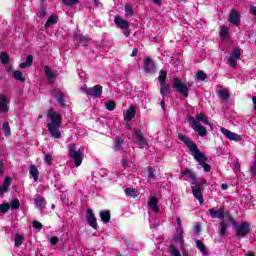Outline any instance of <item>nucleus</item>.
Returning a JSON list of instances; mask_svg holds the SVG:
<instances>
[{
  "label": "nucleus",
  "instance_id": "obj_11",
  "mask_svg": "<svg viewBox=\"0 0 256 256\" xmlns=\"http://www.w3.org/2000/svg\"><path fill=\"white\" fill-rule=\"evenodd\" d=\"M220 131L227 139H230V141H243V137L241 135L234 133L226 128H220Z\"/></svg>",
  "mask_w": 256,
  "mask_h": 256
},
{
  "label": "nucleus",
  "instance_id": "obj_14",
  "mask_svg": "<svg viewBox=\"0 0 256 256\" xmlns=\"http://www.w3.org/2000/svg\"><path fill=\"white\" fill-rule=\"evenodd\" d=\"M183 177H188L192 185H195L197 183V174H195V172H193V170L189 168H186L181 172V179H183Z\"/></svg>",
  "mask_w": 256,
  "mask_h": 256
},
{
  "label": "nucleus",
  "instance_id": "obj_46",
  "mask_svg": "<svg viewBox=\"0 0 256 256\" xmlns=\"http://www.w3.org/2000/svg\"><path fill=\"white\" fill-rule=\"evenodd\" d=\"M10 207L11 209H19V207H21V202L19 201V199H14L12 200Z\"/></svg>",
  "mask_w": 256,
  "mask_h": 256
},
{
  "label": "nucleus",
  "instance_id": "obj_5",
  "mask_svg": "<svg viewBox=\"0 0 256 256\" xmlns=\"http://www.w3.org/2000/svg\"><path fill=\"white\" fill-rule=\"evenodd\" d=\"M81 91H84L86 95L89 97H93L94 99H101L103 95V86L97 84L93 86L92 88H80Z\"/></svg>",
  "mask_w": 256,
  "mask_h": 256
},
{
  "label": "nucleus",
  "instance_id": "obj_54",
  "mask_svg": "<svg viewBox=\"0 0 256 256\" xmlns=\"http://www.w3.org/2000/svg\"><path fill=\"white\" fill-rule=\"evenodd\" d=\"M50 243H51L52 245H57V244L59 243V237H57V236H52V237L50 238Z\"/></svg>",
  "mask_w": 256,
  "mask_h": 256
},
{
  "label": "nucleus",
  "instance_id": "obj_64",
  "mask_svg": "<svg viewBox=\"0 0 256 256\" xmlns=\"http://www.w3.org/2000/svg\"><path fill=\"white\" fill-rule=\"evenodd\" d=\"M252 102L254 105V110L256 111V96L252 97Z\"/></svg>",
  "mask_w": 256,
  "mask_h": 256
},
{
  "label": "nucleus",
  "instance_id": "obj_37",
  "mask_svg": "<svg viewBox=\"0 0 256 256\" xmlns=\"http://www.w3.org/2000/svg\"><path fill=\"white\" fill-rule=\"evenodd\" d=\"M196 247L203 253L204 255H207V247H205V244L201 240H196Z\"/></svg>",
  "mask_w": 256,
  "mask_h": 256
},
{
  "label": "nucleus",
  "instance_id": "obj_2",
  "mask_svg": "<svg viewBox=\"0 0 256 256\" xmlns=\"http://www.w3.org/2000/svg\"><path fill=\"white\" fill-rule=\"evenodd\" d=\"M47 117L51 120V122L47 124L50 135L54 137V139H61V131L59 130V127L63 124V116H61V113L49 109Z\"/></svg>",
  "mask_w": 256,
  "mask_h": 256
},
{
  "label": "nucleus",
  "instance_id": "obj_34",
  "mask_svg": "<svg viewBox=\"0 0 256 256\" xmlns=\"http://www.w3.org/2000/svg\"><path fill=\"white\" fill-rule=\"evenodd\" d=\"M2 131L5 137H11V126H9V122H4L2 125Z\"/></svg>",
  "mask_w": 256,
  "mask_h": 256
},
{
  "label": "nucleus",
  "instance_id": "obj_49",
  "mask_svg": "<svg viewBox=\"0 0 256 256\" xmlns=\"http://www.w3.org/2000/svg\"><path fill=\"white\" fill-rule=\"evenodd\" d=\"M32 227H34V229H37L38 231H41V229H43V224L39 221H33Z\"/></svg>",
  "mask_w": 256,
  "mask_h": 256
},
{
  "label": "nucleus",
  "instance_id": "obj_6",
  "mask_svg": "<svg viewBox=\"0 0 256 256\" xmlns=\"http://www.w3.org/2000/svg\"><path fill=\"white\" fill-rule=\"evenodd\" d=\"M188 123H189V126L194 131H196V133H198V135L200 137H205V135H207V129L205 128V126H203L199 122H197V120H195V118L189 117L188 118Z\"/></svg>",
  "mask_w": 256,
  "mask_h": 256
},
{
  "label": "nucleus",
  "instance_id": "obj_3",
  "mask_svg": "<svg viewBox=\"0 0 256 256\" xmlns=\"http://www.w3.org/2000/svg\"><path fill=\"white\" fill-rule=\"evenodd\" d=\"M68 155L70 159L74 161L75 167H81V163H83V151L81 149L77 150V146L75 144H71L68 148Z\"/></svg>",
  "mask_w": 256,
  "mask_h": 256
},
{
  "label": "nucleus",
  "instance_id": "obj_52",
  "mask_svg": "<svg viewBox=\"0 0 256 256\" xmlns=\"http://www.w3.org/2000/svg\"><path fill=\"white\" fill-rule=\"evenodd\" d=\"M44 161L45 163H47V165H51V163H53V157L51 156V154H46Z\"/></svg>",
  "mask_w": 256,
  "mask_h": 256
},
{
  "label": "nucleus",
  "instance_id": "obj_45",
  "mask_svg": "<svg viewBox=\"0 0 256 256\" xmlns=\"http://www.w3.org/2000/svg\"><path fill=\"white\" fill-rule=\"evenodd\" d=\"M219 95L223 101H229V92L225 90H219Z\"/></svg>",
  "mask_w": 256,
  "mask_h": 256
},
{
  "label": "nucleus",
  "instance_id": "obj_44",
  "mask_svg": "<svg viewBox=\"0 0 256 256\" xmlns=\"http://www.w3.org/2000/svg\"><path fill=\"white\" fill-rule=\"evenodd\" d=\"M75 41H80V43H82V45H84V46L89 45V42H90V40L85 36L76 37Z\"/></svg>",
  "mask_w": 256,
  "mask_h": 256
},
{
  "label": "nucleus",
  "instance_id": "obj_43",
  "mask_svg": "<svg viewBox=\"0 0 256 256\" xmlns=\"http://www.w3.org/2000/svg\"><path fill=\"white\" fill-rule=\"evenodd\" d=\"M0 61L3 65H7L9 63V55L5 52L0 53Z\"/></svg>",
  "mask_w": 256,
  "mask_h": 256
},
{
  "label": "nucleus",
  "instance_id": "obj_59",
  "mask_svg": "<svg viewBox=\"0 0 256 256\" xmlns=\"http://www.w3.org/2000/svg\"><path fill=\"white\" fill-rule=\"evenodd\" d=\"M251 175H256V160L253 162V166L250 170Z\"/></svg>",
  "mask_w": 256,
  "mask_h": 256
},
{
  "label": "nucleus",
  "instance_id": "obj_58",
  "mask_svg": "<svg viewBox=\"0 0 256 256\" xmlns=\"http://www.w3.org/2000/svg\"><path fill=\"white\" fill-rule=\"evenodd\" d=\"M121 165L126 169V167H129V162L127 161V158H122Z\"/></svg>",
  "mask_w": 256,
  "mask_h": 256
},
{
  "label": "nucleus",
  "instance_id": "obj_8",
  "mask_svg": "<svg viewBox=\"0 0 256 256\" xmlns=\"http://www.w3.org/2000/svg\"><path fill=\"white\" fill-rule=\"evenodd\" d=\"M234 229H236V237H247L251 233V228L247 222H242L241 225L237 224Z\"/></svg>",
  "mask_w": 256,
  "mask_h": 256
},
{
  "label": "nucleus",
  "instance_id": "obj_36",
  "mask_svg": "<svg viewBox=\"0 0 256 256\" xmlns=\"http://www.w3.org/2000/svg\"><path fill=\"white\" fill-rule=\"evenodd\" d=\"M104 106L106 107L107 111H115L117 108V103H115L114 100H110L108 102H105Z\"/></svg>",
  "mask_w": 256,
  "mask_h": 256
},
{
  "label": "nucleus",
  "instance_id": "obj_42",
  "mask_svg": "<svg viewBox=\"0 0 256 256\" xmlns=\"http://www.w3.org/2000/svg\"><path fill=\"white\" fill-rule=\"evenodd\" d=\"M169 251L172 256H181V252H179V249L174 245L169 246Z\"/></svg>",
  "mask_w": 256,
  "mask_h": 256
},
{
  "label": "nucleus",
  "instance_id": "obj_56",
  "mask_svg": "<svg viewBox=\"0 0 256 256\" xmlns=\"http://www.w3.org/2000/svg\"><path fill=\"white\" fill-rule=\"evenodd\" d=\"M171 63H172V65H180L181 64V60H179V58H177V57H173L171 59Z\"/></svg>",
  "mask_w": 256,
  "mask_h": 256
},
{
  "label": "nucleus",
  "instance_id": "obj_48",
  "mask_svg": "<svg viewBox=\"0 0 256 256\" xmlns=\"http://www.w3.org/2000/svg\"><path fill=\"white\" fill-rule=\"evenodd\" d=\"M12 182L13 180L9 176H6L2 185L9 189V187H11Z\"/></svg>",
  "mask_w": 256,
  "mask_h": 256
},
{
  "label": "nucleus",
  "instance_id": "obj_10",
  "mask_svg": "<svg viewBox=\"0 0 256 256\" xmlns=\"http://www.w3.org/2000/svg\"><path fill=\"white\" fill-rule=\"evenodd\" d=\"M86 221L89 225V227H92V229H99V224H97V218L95 217V213H93V210L91 208H88L86 211Z\"/></svg>",
  "mask_w": 256,
  "mask_h": 256
},
{
  "label": "nucleus",
  "instance_id": "obj_28",
  "mask_svg": "<svg viewBox=\"0 0 256 256\" xmlns=\"http://www.w3.org/2000/svg\"><path fill=\"white\" fill-rule=\"evenodd\" d=\"M125 195L132 197V199H137V197H139V192L137 189L130 187L125 189Z\"/></svg>",
  "mask_w": 256,
  "mask_h": 256
},
{
  "label": "nucleus",
  "instance_id": "obj_20",
  "mask_svg": "<svg viewBox=\"0 0 256 256\" xmlns=\"http://www.w3.org/2000/svg\"><path fill=\"white\" fill-rule=\"evenodd\" d=\"M159 198L157 196H151L149 201H148V207L154 211V213H159Z\"/></svg>",
  "mask_w": 256,
  "mask_h": 256
},
{
  "label": "nucleus",
  "instance_id": "obj_60",
  "mask_svg": "<svg viewBox=\"0 0 256 256\" xmlns=\"http://www.w3.org/2000/svg\"><path fill=\"white\" fill-rule=\"evenodd\" d=\"M144 65H153V61L151 60V58H145Z\"/></svg>",
  "mask_w": 256,
  "mask_h": 256
},
{
  "label": "nucleus",
  "instance_id": "obj_50",
  "mask_svg": "<svg viewBox=\"0 0 256 256\" xmlns=\"http://www.w3.org/2000/svg\"><path fill=\"white\" fill-rule=\"evenodd\" d=\"M38 15L39 17H45L47 15V10L45 9V7H40V9L38 10Z\"/></svg>",
  "mask_w": 256,
  "mask_h": 256
},
{
  "label": "nucleus",
  "instance_id": "obj_18",
  "mask_svg": "<svg viewBox=\"0 0 256 256\" xmlns=\"http://www.w3.org/2000/svg\"><path fill=\"white\" fill-rule=\"evenodd\" d=\"M114 23L116 27H118L119 29H122V30L129 29V23L127 22V20L123 19L120 16H115Z\"/></svg>",
  "mask_w": 256,
  "mask_h": 256
},
{
  "label": "nucleus",
  "instance_id": "obj_51",
  "mask_svg": "<svg viewBox=\"0 0 256 256\" xmlns=\"http://www.w3.org/2000/svg\"><path fill=\"white\" fill-rule=\"evenodd\" d=\"M20 65H33V56L32 55H28L26 57V63H21Z\"/></svg>",
  "mask_w": 256,
  "mask_h": 256
},
{
  "label": "nucleus",
  "instance_id": "obj_7",
  "mask_svg": "<svg viewBox=\"0 0 256 256\" xmlns=\"http://www.w3.org/2000/svg\"><path fill=\"white\" fill-rule=\"evenodd\" d=\"M172 85L176 89L177 93L183 95V97H189V88L181 81L179 78H174L172 80Z\"/></svg>",
  "mask_w": 256,
  "mask_h": 256
},
{
  "label": "nucleus",
  "instance_id": "obj_25",
  "mask_svg": "<svg viewBox=\"0 0 256 256\" xmlns=\"http://www.w3.org/2000/svg\"><path fill=\"white\" fill-rule=\"evenodd\" d=\"M227 229H229V224H227V220L221 221L219 223V231H218L220 237H223L225 233H227Z\"/></svg>",
  "mask_w": 256,
  "mask_h": 256
},
{
  "label": "nucleus",
  "instance_id": "obj_62",
  "mask_svg": "<svg viewBox=\"0 0 256 256\" xmlns=\"http://www.w3.org/2000/svg\"><path fill=\"white\" fill-rule=\"evenodd\" d=\"M152 2L154 3V5H157V7H161V0H152Z\"/></svg>",
  "mask_w": 256,
  "mask_h": 256
},
{
  "label": "nucleus",
  "instance_id": "obj_15",
  "mask_svg": "<svg viewBox=\"0 0 256 256\" xmlns=\"http://www.w3.org/2000/svg\"><path fill=\"white\" fill-rule=\"evenodd\" d=\"M239 59H241V50L239 48H235L228 58V62L230 65H237V61H239Z\"/></svg>",
  "mask_w": 256,
  "mask_h": 256
},
{
  "label": "nucleus",
  "instance_id": "obj_23",
  "mask_svg": "<svg viewBox=\"0 0 256 256\" xmlns=\"http://www.w3.org/2000/svg\"><path fill=\"white\" fill-rule=\"evenodd\" d=\"M57 21H59V16L52 14L46 21L44 28L49 29L52 25H57Z\"/></svg>",
  "mask_w": 256,
  "mask_h": 256
},
{
  "label": "nucleus",
  "instance_id": "obj_12",
  "mask_svg": "<svg viewBox=\"0 0 256 256\" xmlns=\"http://www.w3.org/2000/svg\"><path fill=\"white\" fill-rule=\"evenodd\" d=\"M44 73L47 77V81L49 85H53V83L57 81V73L53 72V70L51 69V67H49V65H46L44 67Z\"/></svg>",
  "mask_w": 256,
  "mask_h": 256
},
{
  "label": "nucleus",
  "instance_id": "obj_9",
  "mask_svg": "<svg viewBox=\"0 0 256 256\" xmlns=\"http://www.w3.org/2000/svg\"><path fill=\"white\" fill-rule=\"evenodd\" d=\"M133 136H134V143L136 145H139V147H141L142 149L147 147V145H149V143L147 142V139H145V136H143V131L141 130H136L133 132Z\"/></svg>",
  "mask_w": 256,
  "mask_h": 256
},
{
  "label": "nucleus",
  "instance_id": "obj_4",
  "mask_svg": "<svg viewBox=\"0 0 256 256\" xmlns=\"http://www.w3.org/2000/svg\"><path fill=\"white\" fill-rule=\"evenodd\" d=\"M205 185H207V179L201 178L200 181L192 187V194L200 203V205H203L205 200L203 199V193L202 191L205 189Z\"/></svg>",
  "mask_w": 256,
  "mask_h": 256
},
{
  "label": "nucleus",
  "instance_id": "obj_63",
  "mask_svg": "<svg viewBox=\"0 0 256 256\" xmlns=\"http://www.w3.org/2000/svg\"><path fill=\"white\" fill-rule=\"evenodd\" d=\"M195 233H201V225H196L195 226Z\"/></svg>",
  "mask_w": 256,
  "mask_h": 256
},
{
  "label": "nucleus",
  "instance_id": "obj_21",
  "mask_svg": "<svg viewBox=\"0 0 256 256\" xmlns=\"http://www.w3.org/2000/svg\"><path fill=\"white\" fill-rule=\"evenodd\" d=\"M161 97H169L171 95V84H160Z\"/></svg>",
  "mask_w": 256,
  "mask_h": 256
},
{
  "label": "nucleus",
  "instance_id": "obj_26",
  "mask_svg": "<svg viewBox=\"0 0 256 256\" xmlns=\"http://www.w3.org/2000/svg\"><path fill=\"white\" fill-rule=\"evenodd\" d=\"M123 145H125V140L123 138L117 136L114 150L118 151V152L123 151Z\"/></svg>",
  "mask_w": 256,
  "mask_h": 256
},
{
  "label": "nucleus",
  "instance_id": "obj_53",
  "mask_svg": "<svg viewBox=\"0 0 256 256\" xmlns=\"http://www.w3.org/2000/svg\"><path fill=\"white\" fill-rule=\"evenodd\" d=\"M148 179H155V170L153 168L148 169Z\"/></svg>",
  "mask_w": 256,
  "mask_h": 256
},
{
  "label": "nucleus",
  "instance_id": "obj_16",
  "mask_svg": "<svg viewBox=\"0 0 256 256\" xmlns=\"http://www.w3.org/2000/svg\"><path fill=\"white\" fill-rule=\"evenodd\" d=\"M229 23L232 25H235L236 27H239L241 25V17L239 15V12L237 10H232L229 15Z\"/></svg>",
  "mask_w": 256,
  "mask_h": 256
},
{
  "label": "nucleus",
  "instance_id": "obj_24",
  "mask_svg": "<svg viewBox=\"0 0 256 256\" xmlns=\"http://www.w3.org/2000/svg\"><path fill=\"white\" fill-rule=\"evenodd\" d=\"M55 99L62 107H65V93L61 90H56Z\"/></svg>",
  "mask_w": 256,
  "mask_h": 256
},
{
  "label": "nucleus",
  "instance_id": "obj_47",
  "mask_svg": "<svg viewBox=\"0 0 256 256\" xmlns=\"http://www.w3.org/2000/svg\"><path fill=\"white\" fill-rule=\"evenodd\" d=\"M196 75L200 81H205L207 79V74L202 70L198 71Z\"/></svg>",
  "mask_w": 256,
  "mask_h": 256
},
{
  "label": "nucleus",
  "instance_id": "obj_22",
  "mask_svg": "<svg viewBox=\"0 0 256 256\" xmlns=\"http://www.w3.org/2000/svg\"><path fill=\"white\" fill-rule=\"evenodd\" d=\"M137 113V110L135 109V106L131 105L129 109L126 111V115H124L125 121H133V117H135V114Z\"/></svg>",
  "mask_w": 256,
  "mask_h": 256
},
{
  "label": "nucleus",
  "instance_id": "obj_35",
  "mask_svg": "<svg viewBox=\"0 0 256 256\" xmlns=\"http://www.w3.org/2000/svg\"><path fill=\"white\" fill-rule=\"evenodd\" d=\"M158 81H159L160 85H163L166 83L165 81H167V71L160 70L159 76H158Z\"/></svg>",
  "mask_w": 256,
  "mask_h": 256
},
{
  "label": "nucleus",
  "instance_id": "obj_31",
  "mask_svg": "<svg viewBox=\"0 0 256 256\" xmlns=\"http://www.w3.org/2000/svg\"><path fill=\"white\" fill-rule=\"evenodd\" d=\"M12 77L16 81H21L22 83H25V77H23V72L19 70H15L12 72Z\"/></svg>",
  "mask_w": 256,
  "mask_h": 256
},
{
  "label": "nucleus",
  "instance_id": "obj_1",
  "mask_svg": "<svg viewBox=\"0 0 256 256\" xmlns=\"http://www.w3.org/2000/svg\"><path fill=\"white\" fill-rule=\"evenodd\" d=\"M178 139L186 145V147L189 149L192 157H194L195 161L199 163L204 169L206 173H209L211 171V165L207 163L208 158L207 155L203 154L201 150H199V146H197V143H195L191 138L185 136L183 133H178Z\"/></svg>",
  "mask_w": 256,
  "mask_h": 256
},
{
  "label": "nucleus",
  "instance_id": "obj_19",
  "mask_svg": "<svg viewBox=\"0 0 256 256\" xmlns=\"http://www.w3.org/2000/svg\"><path fill=\"white\" fill-rule=\"evenodd\" d=\"M8 102L9 99H7V96L0 94V113H7V111H9V106H7Z\"/></svg>",
  "mask_w": 256,
  "mask_h": 256
},
{
  "label": "nucleus",
  "instance_id": "obj_57",
  "mask_svg": "<svg viewBox=\"0 0 256 256\" xmlns=\"http://www.w3.org/2000/svg\"><path fill=\"white\" fill-rule=\"evenodd\" d=\"M77 2L78 0H63V3L66 5H75Z\"/></svg>",
  "mask_w": 256,
  "mask_h": 256
},
{
  "label": "nucleus",
  "instance_id": "obj_38",
  "mask_svg": "<svg viewBox=\"0 0 256 256\" xmlns=\"http://www.w3.org/2000/svg\"><path fill=\"white\" fill-rule=\"evenodd\" d=\"M174 241L175 243H180V246L183 247V245H185V240L183 239V232L176 234L174 236Z\"/></svg>",
  "mask_w": 256,
  "mask_h": 256
},
{
  "label": "nucleus",
  "instance_id": "obj_32",
  "mask_svg": "<svg viewBox=\"0 0 256 256\" xmlns=\"http://www.w3.org/2000/svg\"><path fill=\"white\" fill-rule=\"evenodd\" d=\"M23 241H25V237L23 235L17 233L14 237L15 247H21V245H23Z\"/></svg>",
  "mask_w": 256,
  "mask_h": 256
},
{
  "label": "nucleus",
  "instance_id": "obj_30",
  "mask_svg": "<svg viewBox=\"0 0 256 256\" xmlns=\"http://www.w3.org/2000/svg\"><path fill=\"white\" fill-rule=\"evenodd\" d=\"M223 219L224 220H222V221H226L227 225H229V223H231L232 227H237V222L235 221L233 216H231V214L224 212V218Z\"/></svg>",
  "mask_w": 256,
  "mask_h": 256
},
{
  "label": "nucleus",
  "instance_id": "obj_13",
  "mask_svg": "<svg viewBox=\"0 0 256 256\" xmlns=\"http://www.w3.org/2000/svg\"><path fill=\"white\" fill-rule=\"evenodd\" d=\"M208 211L212 219H225V206L220 207L219 210L212 208Z\"/></svg>",
  "mask_w": 256,
  "mask_h": 256
},
{
  "label": "nucleus",
  "instance_id": "obj_40",
  "mask_svg": "<svg viewBox=\"0 0 256 256\" xmlns=\"http://www.w3.org/2000/svg\"><path fill=\"white\" fill-rule=\"evenodd\" d=\"M228 35H229V28H227V26H221L220 37H222V39H227Z\"/></svg>",
  "mask_w": 256,
  "mask_h": 256
},
{
  "label": "nucleus",
  "instance_id": "obj_33",
  "mask_svg": "<svg viewBox=\"0 0 256 256\" xmlns=\"http://www.w3.org/2000/svg\"><path fill=\"white\" fill-rule=\"evenodd\" d=\"M195 121H197V123L202 122L205 123L206 125H211V122H209V119H207V117L205 115H203L202 113L197 114L196 118H194Z\"/></svg>",
  "mask_w": 256,
  "mask_h": 256
},
{
  "label": "nucleus",
  "instance_id": "obj_39",
  "mask_svg": "<svg viewBox=\"0 0 256 256\" xmlns=\"http://www.w3.org/2000/svg\"><path fill=\"white\" fill-rule=\"evenodd\" d=\"M126 17H133V6L131 4H126L124 7Z\"/></svg>",
  "mask_w": 256,
  "mask_h": 256
},
{
  "label": "nucleus",
  "instance_id": "obj_61",
  "mask_svg": "<svg viewBox=\"0 0 256 256\" xmlns=\"http://www.w3.org/2000/svg\"><path fill=\"white\" fill-rule=\"evenodd\" d=\"M4 165L5 164L3 163V160H0V176L5 173V171L3 170Z\"/></svg>",
  "mask_w": 256,
  "mask_h": 256
},
{
  "label": "nucleus",
  "instance_id": "obj_17",
  "mask_svg": "<svg viewBox=\"0 0 256 256\" xmlns=\"http://www.w3.org/2000/svg\"><path fill=\"white\" fill-rule=\"evenodd\" d=\"M34 204L39 211H43L47 207V200L45 197L38 195L34 199Z\"/></svg>",
  "mask_w": 256,
  "mask_h": 256
},
{
  "label": "nucleus",
  "instance_id": "obj_27",
  "mask_svg": "<svg viewBox=\"0 0 256 256\" xmlns=\"http://www.w3.org/2000/svg\"><path fill=\"white\" fill-rule=\"evenodd\" d=\"M30 175L32 176V178L34 179V182L36 183V181L39 180V169H37V166H35L34 164H32L30 166V171H29Z\"/></svg>",
  "mask_w": 256,
  "mask_h": 256
},
{
  "label": "nucleus",
  "instance_id": "obj_55",
  "mask_svg": "<svg viewBox=\"0 0 256 256\" xmlns=\"http://www.w3.org/2000/svg\"><path fill=\"white\" fill-rule=\"evenodd\" d=\"M9 191V188L6 186H3V184L0 186V197H2V195L4 193H7Z\"/></svg>",
  "mask_w": 256,
  "mask_h": 256
},
{
  "label": "nucleus",
  "instance_id": "obj_41",
  "mask_svg": "<svg viewBox=\"0 0 256 256\" xmlns=\"http://www.w3.org/2000/svg\"><path fill=\"white\" fill-rule=\"evenodd\" d=\"M9 209H11V205L9 203L0 204V213H2V215H5Z\"/></svg>",
  "mask_w": 256,
  "mask_h": 256
},
{
  "label": "nucleus",
  "instance_id": "obj_29",
  "mask_svg": "<svg viewBox=\"0 0 256 256\" xmlns=\"http://www.w3.org/2000/svg\"><path fill=\"white\" fill-rule=\"evenodd\" d=\"M100 219L103 223H109L111 221V212L109 210L100 211Z\"/></svg>",
  "mask_w": 256,
  "mask_h": 256
}]
</instances>
